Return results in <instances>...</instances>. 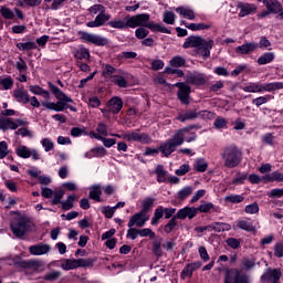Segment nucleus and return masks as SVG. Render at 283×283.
Returning a JSON list of instances; mask_svg holds the SVG:
<instances>
[{
  "instance_id": "f257e3e1",
  "label": "nucleus",
  "mask_w": 283,
  "mask_h": 283,
  "mask_svg": "<svg viewBox=\"0 0 283 283\" xmlns=\"http://www.w3.org/2000/svg\"><path fill=\"white\" fill-rule=\"evenodd\" d=\"M129 28H148L151 32H161L163 34H171V31L165 25L155 22H149V14L142 13L128 17Z\"/></svg>"
},
{
  "instance_id": "f03ea898",
  "label": "nucleus",
  "mask_w": 283,
  "mask_h": 283,
  "mask_svg": "<svg viewBox=\"0 0 283 283\" xmlns=\"http://www.w3.org/2000/svg\"><path fill=\"white\" fill-rule=\"evenodd\" d=\"M189 134L188 129H179L177 130L171 139L166 140L159 146V151L168 158V156H171L174 151H176L177 147H180L185 143V137Z\"/></svg>"
},
{
  "instance_id": "7ed1b4c3",
  "label": "nucleus",
  "mask_w": 283,
  "mask_h": 283,
  "mask_svg": "<svg viewBox=\"0 0 283 283\" xmlns=\"http://www.w3.org/2000/svg\"><path fill=\"white\" fill-rule=\"evenodd\" d=\"M11 231L15 238H23L34 229V222L25 216L19 214L11 221Z\"/></svg>"
},
{
  "instance_id": "20e7f679",
  "label": "nucleus",
  "mask_w": 283,
  "mask_h": 283,
  "mask_svg": "<svg viewBox=\"0 0 283 283\" xmlns=\"http://www.w3.org/2000/svg\"><path fill=\"white\" fill-rule=\"evenodd\" d=\"M221 158L224 167L233 169L242 163V150L235 145L227 146L221 154Z\"/></svg>"
},
{
  "instance_id": "39448f33",
  "label": "nucleus",
  "mask_w": 283,
  "mask_h": 283,
  "mask_svg": "<svg viewBox=\"0 0 283 283\" xmlns=\"http://www.w3.org/2000/svg\"><path fill=\"white\" fill-rule=\"evenodd\" d=\"M242 90L243 92H249L251 94L262 92H277V90H283V82H270L264 84H260V82H251Z\"/></svg>"
},
{
  "instance_id": "423d86ee",
  "label": "nucleus",
  "mask_w": 283,
  "mask_h": 283,
  "mask_svg": "<svg viewBox=\"0 0 283 283\" xmlns=\"http://www.w3.org/2000/svg\"><path fill=\"white\" fill-rule=\"evenodd\" d=\"M123 137L128 143H142L143 145H149L151 143V137L147 133H140L138 129L123 133Z\"/></svg>"
},
{
  "instance_id": "0eeeda50",
  "label": "nucleus",
  "mask_w": 283,
  "mask_h": 283,
  "mask_svg": "<svg viewBox=\"0 0 283 283\" xmlns=\"http://www.w3.org/2000/svg\"><path fill=\"white\" fill-rule=\"evenodd\" d=\"M224 283H249V276L242 274L238 269L226 271Z\"/></svg>"
},
{
  "instance_id": "6e6552de",
  "label": "nucleus",
  "mask_w": 283,
  "mask_h": 283,
  "mask_svg": "<svg viewBox=\"0 0 283 283\" xmlns=\"http://www.w3.org/2000/svg\"><path fill=\"white\" fill-rule=\"evenodd\" d=\"M216 45V42L212 39L201 38L199 46L197 48V54L202 56V59H209L211 56V50Z\"/></svg>"
},
{
  "instance_id": "1a4fd4ad",
  "label": "nucleus",
  "mask_w": 283,
  "mask_h": 283,
  "mask_svg": "<svg viewBox=\"0 0 283 283\" xmlns=\"http://www.w3.org/2000/svg\"><path fill=\"white\" fill-rule=\"evenodd\" d=\"M80 39H82V41H86V43H93V45H107V43H109V40H107V38H103L101 35H96V34H92V33H87L85 31H80Z\"/></svg>"
},
{
  "instance_id": "9d476101",
  "label": "nucleus",
  "mask_w": 283,
  "mask_h": 283,
  "mask_svg": "<svg viewBox=\"0 0 283 283\" xmlns=\"http://www.w3.org/2000/svg\"><path fill=\"white\" fill-rule=\"evenodd\" d=\"M209 77H207L203 73L189 72L186 75V83L190 85H197L198 87L207 85Z\"/></svg>"
},
{
  "instance_id": "9b49d317",
  "label": "nucleus",
  "mask_w": 283,
  "mask_h": 283,
  "mask_svg": "<svg viewBox=\"0 0 283 283\" xmlns=\"http://www.w3.org/2000/svg\"><path fill=\"white\" fill-rule=\"evenodd\" d=\"M175 87H178L177 96L179 101L184 103V105H189V95L191 94V86L186 83L178 82L175 84Z\"/></svg>"
},
{
  "instance_id": "f8f14e48",
  "label": "nucleus",
  "mask_w": 283,
  "mask_h": 283,
  "mask_svg": "<svg viewBox=\"0 0 283 283\" xmlns=\"http://www.w3.org/2000/svg\"><path fill=\"white\" fill-rule=\"evenodd\" d=\"M282 277V271L280 269H268L261 276L262 283H277Z\"/></svg>"
},
{
  "instance_id": "ddd939ff",
  "label": "nucleus",
  "mask_w": 283,
  "mask_h": 283,
  "mask_svg": "<svg viewBox=\"0 0 283 283\" xmlns=\"http://www.w3.org/2000/svg\"><path fill=\"white\" fill-rule=\"evenodd\" d=\"M149 220V214L139 211L136 214H134L129 221H128V227L132 228L134 226L136 227H145V223Z\"/></svg>"
},
{
  "instance_id": "4468645a",
  "label": "nucleus",
  "mask_w": 283,
  "mask_h": 283,
  "mask_svg": "<svg viewBox=\"0 0 283 283\" xmlns=\"http://www.w3.org/2000/svg\"><path fill=\"white\" fill-rule=\"evenodd\" d=\"M197 214H198V209L185 207L184 209L178 210V212L174 216V218L176 220H185L186 218H189V220H192V218H196Z\"/></svg>"
},
{
  "instance_id": "2eb2a0df",
  "label": "nucleus",
  "mask_w": 283,
  "mask_h": 283,
  "mask_svg": "<svg viewBox=\"0 0 283 283\" xmlns=\"http://www.w3.org/2000/svg\"><path fill=\"white\" fill-rule=\"evenodd\" d=\"M50 251H52L50 244L43 243L31 245L29 248V253H31V255H46V253H50Z\"/></svg>"
},
{
  "instance_id": "dca6fc26",
  "label": "nucleus",
  "mask_w": 283,
  "mask_h": 283,
  "mask_svg": "<svg viewBox=\"0 0 283 283\" xmlns=\"http://www.w3.org/2000/svg\"><path fill=\"white\" fill-rule=\"evenodd\" d=\"M112 19L111 14H106L105 11L101 12L94 21H90L86 23L87 28H101V25H105L106 21Z\"/></svg>"
},
{
  "instance_id": "f3484780",
  "label": "nucleus",
  "mask_w": 283,
  "mask_h": 283,
  "mask_svg": "<svg viewBox=\"0 0 283 283\" xmlns=\"http://www.w3.org/2000/svg\"><path fill=\"white\" fill-rule=\"evenodd\" d=\"M240 9L239 17L242 19L249 17V14H255L258 12V6L251 3H239Z\"/></svg>"
},
{
  "instance_id": "a211bd4d",
  "label": "nucleus",
  "mask_w": 283,
  "mask_h": 283,
  "mask_svg": "<svg viewBox=\"0 0 283 283\" xmlns=\"http://www.w3.org/2000/svg\"><path fill=\"white\" fill-rule=\"evenodd\" d=\"M49 87L57 101H63L64 103H74L72 97L65 95V93H63V91H61V88H59L54 84L49 83Z\"/></svg>"
},
{
  "instance_id": "6ab92c4d",
  "label": "nucleus",
  "mask_w": 283,
  "mask_h": 283,
  "mask_svg": "<svg viewBox=\"0 0 283 283\" xmlns=\"http://www.w3.org/2000/svg\"><path fill=\"white\" fill-rule=\"evenodd\" d=\"M13 97L18 103H23V105H28V103H30V94H28V91L23 88H15L13 91Z\"/></svg>"
},
{
  "instance_id": "aec40b11",
  "label": "nucleus",
  "mask_w": 283,
  "mask_h": 283,
  "mask_svg": "<svg viewBox=\"0 0 283 283\" xmlns=\"http://www.w3.org/2000/svg\"><path fill=\"white\" fill-rule=\"evenodd\" d=\"M198 118V109H188L179 113L177 120L180 123H187V120H196Z\"/></svg>"
},
{
  "instance_id": "412c9836",
  "label": "nucleus",
  "mask_w": 283,
  "mask_h": 283,
  "mask_svg": "<svg viewBox=\"0 0 283 283\" xmlns=\"http://www.w3.org/2000/svg\"><path fill=\"white\" fill-rule=\"evenodd\" d=\"M107 108L108 112H112V114H118L123 109V99L119 97H113L108 103H107Z\"/></svg>"
},
{
  "instance_id": "4be33fe9",
  "label": "nucleus",
  "mask_w": 283,
  "mask_h": 283,
  "mask_svg": "<svg viewBox=\"0 0 283 283\" xmlns=\"http://www.w3.org/2000/svg\"><path fill=\"white\" fill-rule=\"evenodd\" d=\"M201 40H202V36L200 35H190L184 42L182 48H185V50H188V48H195L197 52Z\"/></svg>"
},
{
  "instance_id": "5701e85b",
  "label": "nucleus",
  "mask_w": 283,
  "mask_h": 283,
  "mask_svg": "<svg viewBox=\"0 0 283 283\" xmlns=\"http://www.w3.org/2000/svg\"><path fill=\"white\" fill-rule=\"evenodd\" d=\"M258 50V43L255 42H249L245 44H242L235 49L237 54H251V52H255Z\"/></svg>"
},
{
  "instance_id": "b1692460",
  "label": "nucleus",
  "mask_w": 283,
  "mask_h": 283,
  "mask_svg": "<svg viewBox=\"0 0 283 283\" xmlns=\"http://www.w3.org/2000/svg\"><path fill=\"white\" fill-rule=\"evenodd\" d=\"M260 2L265 4L268 12L277 14L282 10V4L277 0H260Z\"/></svg>"
},
{
  "instance_id": "393cba45",
  "label": "nucleus",
  "mask_w": 283,
  "mask_h": 283,
  "mask_svg": "<svg viewBox=\"0 0 283 283\" xmlns=\"http://www.w3.org/2000/svg\"><path fill=\"white\" fill-rule=\"evenodd\" d=\"M108 25L111 28H115L116 30H125L129 28V17L124 18V20H120V19L111 20L108 22Z\"/></svg>"
},
{
  "instance_id": "a878e982",
  "label": "nucleus",
  "mask_w": 283,
  "mask_h": 283,
  "mask_svg": "<svg viewBox=\"0 0 283 283\" xmlns=\"http://www.w3.org/2000/svg\"><path fill=\"white\" fill-rule=\"evenodd\" d=\"M19 124L12 122V119L8 117H0V129L2 132H8V129H18Z\"/></svg>"
},
{
  "instance_id": "bb28decb",
  "label": "nucleus",
  "mask_w": 283,
  "mask_h": 283,
  "mask_svg": "<svg viewBox=\"0 0 283 283\" xmlns=\"http://www.w3.org/2000/svg\"><path fill=\"white\" fill-rule=\"evenodd\" d=\"M42 106L46 109H53L54 112H63L65 109V102L59 99L57 103L54 102H42Z\"/></svg>"
},
{
  "instance_id": "cd10ccee",
  "label": "nucleus",
  "mask_w": 283,
  "mask_h": 283,
  "mask_svg": "<svg viewBox=\"0 0 283 283\" xmlns=\"http://www.w3.org/2000/svg\"><path fill=\"white\" fill-rule=\"evenodd\" d=\"M153 253L156 258L163 256V238L155 237L153 241Z\"/></svg>"
},
{
  "instance_id": "c85d7f7f",
  "label": "nucleus",
  "mask_w": 283,
  "mask_h": 283,
  "mask_svg": "<svg viewBox=\"0 0 283 283\" xmlns=\"http://www.w3.org/2000/svg\"><path fill=\"white\" fill-rule=\"evenodd\" d=\"M14 87V80L12 76H0V90L8 91Z\"/></svg>"
},
{
  "instance_id": "c756f323",
  "label": "nucleus",
  "mask_w": 283,
  "mask_h": 283,
  "mask_svg": "<svg viewBox=\"0 0 283 283\" xmlns=\"http://www.w3.org/2000/svg\"><path fill=\"white\" fill-rule=\"evenodd\" d=\"M275 61V53L266 52L263 53L256 61L258 65H266L269 63H273Z\"/></svg>"
},
{
  "instance_id": "7c9ffc66",
  "label": "nucleus",
  "mask_w": 283,
  "mask_h": 283,
  "mask_svg": "<svg viewBox=\"0 0 283 283\" xmlns=\"http://www.w3.org/2000/svg\"><path fill=\"white\" fill-rule=\"evenodd\" d=\"M210 229L216 231V233H222L224 231H231V224L224 222H216L210 224Z\"/></svg>"
},
{
  "instance_id": "2f4dec72",
  "label": "nucleus",
  "mask_w": 283,
  "mask_h": 283,
  "mask_svg": "<svg viewBox=\"0 0 283 283\" xmlns=\"http://www.w3.org/2000/svg\"><path fill=\"white\" fill-rule=\"evenodd\" d=\"M25 269H32V271H43V262L39 260H29L24 262Z\"/></svg>"
},
{
  "instance_id": "473e14b6",
  "label": "nucleus",
  "mask_w": 283,
  "mask_h": 283,
  "mask_svg": "<svg viewBox=\"0 0 283 283\" xmlns=\"http://www.w3.org/2000/svg\"><path fill=\"white\" fill-rule=\"evenodd\" d=\"M176 12L180 14L181 17H185V19H189V21H193L196 19V13L191 9H185V7H179L176 9Z\"/></svg>"
},
{
  "instance_id": "72a5a7b5",
  "label": "nucleus",
  "mask_w": 283,
  "mask_h": 283,
  "mask_svg": "<svg viewBox=\"0 0 283 283\" xmlns=\"http://www.w3.org/2000/svg\"><path fill=\"white\" fill-rule=\"evenodd\" d=\"M116 74V69L109 64H104L103 65V70H102V75L104 76V78H112V81L114 80V76Z\"/></svg>"
},
{
  "instance_id": "f704fd0d",
  "label": "nucleus",
  "mask_w": 283,
  "mask_h": 283,
  "mask_svg": "<svg viewBox=\"0 0 283 283\" xmlns=\"http://www.w3.org/2000/svg\"><path fill=\"white\" fill-rule=\"evenodd\" d=\"M155 174L157 175V182H166L167 181V171L163 165H158Z\"/></svg>"
},
{
  "instance_id": "c9c22d12",
  "label": "nucleus",
  "mask_w": 283,
  "mask_h": 283,
  "mask_svg": "<svg viewBox=\"0 0 283 283\" xmlns=\"http://www.w3.org/2000/svg\"><path fill=\"white\" fill-rule=\"evenodd\" d=\"M61 269H63V271H73L74 269H76V259L63 260Z\"/></svg>"
},
{
  "instance_id": "e433bc0d",
  "label": "nucleus",
  "mask_w": 283,
  "mask_h": 283,
  "mask_svg": "<svg viewBox=\"0 0 283 283\" xmlns=\"http://www.w3.org/2000/svg\"><path fill=\"white\" fill-rule=\"evenodd\" d=\"M224 202H231L232 205H240V202H244V196L229 195L224 197Z\"/></svg>"
},
{
  "instance_id": "4c0bfd02",
  "label": "nucleus",
  "mask_w": 283,
  "mask_h": 283,
  "mask_svg": "<svg viewBox=\"0 0 283 283\" xmlns=\"http://www.w3.org/2000/svg\"><path fill=\"white\" fill-rule=\"evenodd\" d=\"M191 193H193V187L187 186L178 191L177 198L179 200H185L186 198H189V196H191Z\"/></svg>"
},
{
  "instance_id": "58836bf2",
  "label": "nucleus",
  "mask_w": 283,
  "mask_h": 283,
  "mask_svg": "<svg viewBox=\"0 0 283 283\" xmlns=\"http://www.w3.org/2000/svg\"><path fill=\"white\" fill-rule=\"evenodd\" d=\"M237 227H239V229H242L243 231H248V232L255 231V227L253 226V223H251L247 220L238 221Z\"/></svg>"
},
{
  "instance_id": "ea45409f",
  "label": "nucleus",
  "mask_w": 283,
  "mask_h": 283,
  "mask_svg": "<svg viewBox=\"0 0 283 283\" xmlns=\"http://www.w3.org/2000/svg\"><path fill=\"white\" fill-rule=\"evenodd\" d=\"M76 269L82 268L85 269L87 266L94 265L93 259H75Z\"/></svg>"
},
{
  "instance_id": "a19ab883",
  "label": "nucleus",
  "mask_w": 283,
  "mask_h": 283,
  "mask_svg": "<svg viewBox=\"0 0 283 283\" xmlns=\"http://www.w3.org/2000/svg\"><path fill=\"white\" fill-rule=\"evenodd\" d=\"M156 199L151 198V197H147L143 202H142V212L143 213H147V211H149V209H151L154 207V202Z\"/></svg>"
},
{
  "instance_id": "79ce46f5",
  "label": "nucleus",
  "mask_w": 283,
  "mask_h": 283,
  "mask_svg": "<svg viewBox=\"0 0 283 283\" xmlns=\"http://www.w3.org/2000/svg\"><path fill=\"white\" fill-rule=\"evenodd\" d=\"M17 48L20 51L36 50V43L35 42H20V43H17Z\"/></svg>"
},
{
  "instance_id": "37998d69",
  "label": "nucleus",
  "mask_w": 283,
  "mask_h": 283,
  "mask_svg": "<svg viewBox=\"0 0 283 283\" xmlns=\"http://www.w3.org/2000/svg\"><path fill=\"white\" fill-rule=\"evenodd\" d=\"M32 149L28 148V146H19L15 149V154L17 156H19V158H30V151Z\"/></svg>"
},
{
  "instance_id": "c03bdc74",
  "label": "nucleus",
  "mask_w": 283,
  "mask_h": 283,
  "mask_svg": "<svg viewBox=\"0 0 283 283\" xmlns=\"http://www.w3.org/2000/svg\"><path fill=\"white\" fill-rule=\"evenodd\" d=\"M163 21H164V23H167L168 25H174V23H176V13H174L171 11H165Z\"/></svg>"
},
{
  "instance_id": "a18cd8bd",
  "label": "nucleus",
  "mask_w": 283,
  "mask_h": 283,
  "mask_svg": "<svg viewBox=\"0 0 283 283\" xmlns=\"http://www.w3.org/2000/svg\"><path fill=\"white\" fill-rule=\"evenodd\" d=\"M207 167H209V165L205 163V159H197L193 165L195 171H199L200 174L207 171Z\"/></svg>"
},
{
  "instance_id": "49530a36",
  "label": "nucleus",
  "mask_w": 283,
  "mask_h": 283,
  "mask_svg": "<svg viewBox=\"0 0 283 283\" xmlns=\"http://www.w3.org/2000/svg\"><path fill=\"white\" fill-rule=\"evenodd\" d=\"M101 187L94 186L91 188L90 198L96 200V202H101Z\"/></svg>"
},
{
  "instance_id": "de8ad7c7",
  "label": "nucleus",
  "mask_w": 283,
  "mask_h": 283,
  "mask_svg": "<svg viewBox=\"0 0 283 283\" xmlns=\"http://www.w3.org/2000/svg\"><path fill=\"white\" fill-rule=\"evenodd\" d=\"M185 63H187V61L185 60V57H182L180 55L174 56L170 60L171 67H182V65H185Z\"/></svg>"
},
{
  "instance_id": "09e8293b",
  "label": "nucleus",
  "mask_w": 283,
  "mask_h": 283,
  "mask_svg": "<svg viewBox=\"0 0 283 283\" xmlns=\"http://www.w3.org/2000/svg\"><path fill=\"white\" fill-rule=\"evenodd\" d=\"M163 216H165V209L163 207H158L155 210L154 217L151 219V224L153 226L158 224V220H160V218H163Z\"/></svg>"
},
{
  "instance_id": "8fccbe9b",
  "label": "nucleus",
  "mask_w": 283,
  "mask_h": 283,
  "mask_svg": "<svg viewBox=\"0 0 283 283\" xmlns=\"http://www.w3.org/2000/svg\"><path fill=\"white\" fill-rule=\"evenodd\" d=\"M59 277H61V271H52L46 273L43 276V280H45V282H55V280H59Z\"/></svg>"
},
{
  "instance_id": "3c124183",
  "label": "nucleus",
  "mask_w": 283,
  "mask_h": 283,
  "mask_svg": "<svg viewBox=\"0 0 283 283\" xmlns=\"http://www.w3.org/2000/svg\"><path fill=\"white\" fill-rule=\"evenodd\" d=\"M186 28H188V30H192L193 32H196L198 30H209L211 25L205 23H190L186 25Z\"/></svg>"
},
{
  "instance_id": "603ef678",
  "label": "nucleus",
  "mask_w": 283,
  "mask_h": 283,
  "mask_svg": "<svg viewBox=\"0 0 283 283\" xmlns=\"http://www.w3.org/2000/svg\"><path fill=\"white\" fill-rule=\"evenodd\" d=\"M74 200H76V197L70 195L66 201H62V208L64 211H70V209L74 207Z\"/></svg>"
},
{
  "instance_id": "864d4df0",
  "label": "nucleus",
  "mask_w": 283,
  "mask_h": 283,
  "mask_svg": "<svg viewBox=\"0 0 283 283\" xmlns=\"http://www.w3.org/2000/svg\"><path fill=\"white\" fill-rule=\"evenodd\" d=\"M244 211H245V213L253 216L254 213L260 212V206L258 205V202L250 203V205L245 206Z\"/></svg>"
},
{
  "instance_id": "5fc2aeb1",
  "label": "nucleus",
  "mask_w": 283,
  "mask_h": 283,
  "mask_svg": "<svg viewBox=\"0 0 283 283\" xmlns=\"http://www.w3.org/2000/svg\"><path fill=\"white\" fill-rule=\"evenodd\" d=\"M182 129L188 130V133L184 137V143H185V140H186V143H193V140H196V138H198V136H196V133H191V129H193V126H188V127L182 128Z\"/></svg>"
},
{
  "instance_id": "6e6d98bb",
  "label": "nucleus",
  "mask_w": 283,
  "mask_h": 283,
  "mask_svg": "<svg viewBox=\"0 0 283 283\" xmlns=\"http://www.w3.org/2000/svg\"><path fill=\"white\" fill-rule=\"evenodd\" d=\"M15 69L20 74H25V72H28V64L23 61V57H19V61L15 62Z\"/></svg>"
},
{
  "instance_id": "4d7b16f0",
  "label": "nucleus",
  "mask_w": 283,
  "mask_h": 283,
  "mask_svg": "<svg viewBox=\"0 0 283 283\" xmlns=\"http://www.w3.org/2000/svg\"><path fill=\"white\" fill-rule=\"evenodd\" d=\"M112 83H115L118 87H127V80L120 75H113Z\"/></svg>"
},
{
  "instance_id": "13d9d810",
  "label": "nucleus",
  "mask_w": 283,
  "mask_h": 283,
  "mask_svg": "<svg viewBox=\"0 0 283 283\" xmlns=\"http://www.w3.org/2000/svg\"><path fill=\"white\" fill-rule=\"evenodd\" d=\"M176 218H171L169 221H168V223L164 227V231H165V233H171V231H174V229H176V227H177V222H176Z\"/></svg>"
},
{
  "instance_id": "bf43d9fd",
  "label": "nucleus",
  "mask_w": 283,
  "mask_h": 283,
  "mask_svg": "<svg viewBox=\"0 0 283 283\" xmlns=\"http://www.w3.org/2000/svg\"><path fill=\"white\" fill-rule=\"evenodd\" d=\"M248 178L245 172H239L235 175L234 179L232 180V185H244V180Z\"/></svg>"
},
{
  "instance_id": "052dcab7",
  "label": "nucleus",
  "mask_w": 283,
  "mask_h": 283,
  "mask_svg": "<svg viewBox=\"0 0 283 283\" xmlns=\"http://www.w3.org/2000/svg\"><path fill=\"white\" fill-rule=\"evenodd\" d=\"M258 48H260L261 50H271V41H269L266 36H261Z\"/></svg>"
},
{
  "instance_id": "680f3d73",
  "label": "nucleus",
  "mask_w": 283,
  "mask_h": 283,
  "mask_svg": "<svg viewBox=\"0 0 283 283\" xmlns=\"http://www.w3.org/2000/svg\"><path fill=\"white\" fill-rule=\"evenodd\" d=\"M135 36L140 40L146 39V36H149V30H146L145 28L140 27L136 29Z\"/></svg>"
},
{
  "instance_id": "e2e57ef3",
  "label": "nucleus",
  "mask_w": 283,
  "mask_h": 283,
  "mask_svg": "<svg viewBox=\"0 0 283 283\" xmlns=\"http://www.w3.org/2000/svg\"><path fill=\"white\" fill-rule=\"evenodd\" d=\"M42 147H44V151H52V149H54V142L50 138H43Z\"/></svg>"
},
{
  "instance_id": "0e129e2a",
  "label": "nucleus",
  "mask_w": 283,
  "mask_h": 283,
  "mask_svg": "<svg viewBox=\"0 0 283 283\" xmlns=\"http://www.w3.org/2000/svg\"><path fill=\"white\" fill-rule=\"evenodd\" d=\"M268 180L270 182H273L275 180H277L279 182H283V174L279 172V171H274L271 175L268 176Z\"/></svg>"
},
{
  "instance_id": "69168bd1",
  "label": "nucleus",
  "mask_w": 283,
  "mask_h": 283,
  "mask_svg": "<svg viewBox=\"0 0 283 283\" xmlns=\"http://www.w3.org/2000/svg\"><path fill=\"white\" fill-rule=\"evenodd\" d=\"M75 57H77L80 60H83V59L87 60V59H90V51H87V49H85V48H82L78 51H76Z\"/></svg>"
},
{
  "instance_id": "338daca9",
  "label": "nucleus",
  "mask_w": 283,
  "mask_h": 283,
  "mask_svg": "<svg viewBox=\"0 0 283 283\" xmlns=\"http://www.w3.org/2000/svg\"><path fill=\"white\" fill-rule=\"evenodd\" d=\"M196 209H197V211H200V213H209V211H211V209H213V203H211V202L202 203Z\"/></svg>"
},
{
  "instance_id": "774afa93",
  "label": "nucleus",
  "mask_w": 283,
  "mask_h": 283,
  "mask_svg": "<svg viewBox=\"0 0 283 283\" xmlns=\"http://www.w3.org/2000/svg\"><path fill=\"white\" fill-rule=\"evenodd\" d=\"M275 258H283V243H276L274 245Z\"/></svg>"
}]
</instances>
